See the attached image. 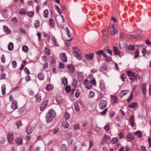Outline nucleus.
I'll list each match as a JSON object with an SVG mask.
<instances>
[{
	"instance_id": "47",
	"label": "nucleus",
	"mask_w": 151,
	"mask_h": 151,
	"mask_svg": "<svg viewBox=\"0 0 151 151\" xmlns=\"http://www.w3.org/2000/svg\"><path fill=\"white\" fill-rule=\"evenodd\" d=\"M111 98L112 100H113L114 101V103H116L117 101V98L114 96H111Z\"/></svg>"
},
{
	"instance_id": "11",
	"label": "nucleus",
	"mask_w": 151,
	"mask_h": 151,
	"mask_svg": "<svg viewBox=\"0 0 151 151\" xmlns=\"http://www.w3.org/2000/svg\"><path fill=\"white\" fill-rule=\"evenodd\" d=\"M129 119L130 125L132 127H133L134 125V119L133 115H131V117L129 118Z\"/></svg>"
},
{
	"instance_id": "52",
	"label": "nucleus",
	"mask_w": 151,
	"mask_h": 151,
	"mask_svg": "<svg viewBox=\"0 0 151 151\" xmlns=\"http://www.w3.org/2000/svg\"><path fill=\"white\" fill-rule=\"evenodd\" d=\"M55 9L57 12L59 14H60L61 13V12L58 6L56 5H55Z\"/></svg>"
},
{
	"instance_id": "44",
	"label": "nucleus",
	"mask_w": 151,
	"mask_h": 151,
	"mask_svg": "<svg viewBox=\"0 0 151 151\" xmlns=\"http://www.w3.org/2000/svg\"><path fill=\"white\" fill-rule=\"evenodd\" d=\"M61 151H67L66 146L64 144L61 145Z\"/></svg>"
},
{
	"instance_id": "51",
	"label": "nucleus",
	"mask_w": 151,
	"mask_h": 151,
	"mask_svg": "<svg viewBox=\"0 0 151 151\" xmlns=\"http://www.w3.org/2000/svg\"><path fill=\"white\" fill-rule=\"evenodd\" d=\"M27 15L30 17H32L34 15V12L33 11L28 12L27 14Z\"/></svg>"
},
{
	"instance_id": "56",
	"label": "nucleus",
	"mask_w": 151,
	"mask_h": 151,
	"mask_svg": "<svg viewBox=\"0 0 151 151\" xmlns=\"http://www.w3.org/2000/svg\"><path fill=\"white\" fill-rule=\"evenodd\" d=\"M52 89L51 86L50 84H48L46 87V89L47 90L49 91L51 90Z\"/></svg>"
},
{
	"instance_id": "37",
	"label": "nucleus",
	"mask_w": 151,
	"mask_h": 151,
	"mask_svg": "<svg viewBox=\"0 0 151 151\" xmlns=\"http://www.w3.org/2000/svg\"><path fill=\"white\" fill-rule=\"evenodd\" d=\"M134 134L139 138H141L142 136V133L140 131H137L135 132Z\"/></svg>"
},
{
	"instance_id": "14",
	"label": "nucleus",
	"mask_w": 151,
	"mask_h": 151,
	"mask_svg": "<svg viewBox=\"0 0 151 151\" xmlns=\"http://www.w3.org/2000/svg\"><path fill=\"white\" fill-rule=\"evenodd\" d=\"M138 35H131L130 34H127V37L128 38L132 39L135 38H137L138 37Z\"/></svg>"
},
{
	"instance_id": "49",
	"label": "nucleus",
	"mask_w": 151,
	"mask_h": 151,
	"mask_svg": "<svg viewBox=\"0 0 151 151\" xmlns=\"http://www.w3.org/2000/svg\"><path fill=\"white\" fill-rule=\"evenodd\" d=\"M118 141V139L116 137H115L113 138L111 140V143L112 144L116 143Z\"/></svg>"
},
{
	"instance_id": "38",
	"label": "nucleus",
	"mask_w": 151,
	"mask_h": 151,
	"mask_svg": "<svg viewBox=\"0 0 151 151\" xmlns=\"http://www.w3.org/2000/svg\"><path fill=\"white\" fill-rule=\"evenodd\" d=\"M142 88L143 94L145 95L146 94V86L144 85H142Z\"/></svg>"
},
{
	"instance_id": "53",
	"label": "nucleus",
	"mask_w": 151,
	"mask_h": 151,
	"mask_svg": "<svg viewBox=\"0 0 151 151\" xmlns=\"http://www.w3.org/2000/svg\"><path fill=\"white\" fill-rule=\"evenodd\" d=\"M134 46L129 45L127 47V49L130 50H134Z\"/></svg>"
},
{
	"instance_id": "45",
	"label": "nucleus",
	"mask_w": 151,
	"mask_h": 151,
	"mask_svg": "<svg viewBox=\"0 0 151 151\" xmlns=\"http://www.w3.org/2000/svg\"><path fill=\"white\" fill-rule=\"evenodd\" d=\"M34 25L36 28L40 26V23L39 20H36L35 21Z\"/></svg>"
},
{
	"instance_id": "46",
	"label": "nucleus",
	"mask_w": 151,
	"mask_h": 151,
	"mask_svg": "<svg viewBox=\"0 0 151 151\" xmlns=\"http://www.w3.org/2000/svg\"><path fill=\"white\" fill-rule=\"evenodd\" d=\"M127 75L131 78L133 77L134 76V73L132 72H131L130 71H128L127 72Z\"/></svg>"
},
{
	"instance_id": "20",
	"label": "nucleus",
	"mask_w": 151,
	"mask_h": 151,
	"mask_svg": "<svg viewBox=\"0 0 151 151\" xmlns=\"http://www.w3.org/2000/svg\"><path fill=\"white\" fill-rule=\"evenodd\" d=\"M49 25L50 26L54 27H55V24L53 19L51 18L49 20Z\"/></svg>"
},
{
	"instance_id": "60",
	"label": "nucleus",
	"mask_w": 151,
	"mask_h": 151,
	"mask_svg": "<svg viewBox=\"0 0 151 151\" xmlns=\"http://www.w3.org/2000/svg\"><path fill=\"white\" fill-rule=\"evenodd\" d=\"M117 30L116 29L114 28V29L111 32V34L112 35H114L115 34L117 33Z\"/></svg>"
},
{
	"instance_id": "35",
	"label": "nucleus",
	"mask_w": 151,
	"mask_h": 151,
	"mask_svg": "<svg viewBox=\"0 0 151 151\" xmlns=\"http://www.w3.org/2000/svg\"><path fill=\"white\" fill-rule=\"evenodd\" d=\"M107 68V66L105 64H104V65L101 66L100 68L101 71H104L106 70Z\"/></svg>"
},
{
	"instance_id": "50",
	"label": "nucleus",
	"mask_w": 151,
	"mask_h": 151,
	"mask_svg": "<svg viewBox=\"0 0 151 151\" xmlns=\"http://www.w3.org/2000/svg\"><path fill=\"white\" fill-rule=\"evenodd\" d=\"M132 98V93L131 92L130 96L127 99V101L128 103H129Z\"/></svg>"
},
{
	"instance_id": "62",
	"label": "nucleus",
	"mask_w": 151,
	"mask_h": 151,
	"mask_svg": "<svg viewBox=\"0 0 151 151\" xmlns=\"http://www.w3.org/2000/svg\"><path fill=\"white\" fill-rule=\"evenodd\" d=\"M71 88L70 87L68 86H67L65 88V91L67 92H69L70 91Z\"/></svg>"
},
{
	"instance_id": "25",
	"label": "nucleus",
	"mask_w": 151,
	"mask_h": 151,
	"mask_svg": "<svg viewBox=\"0 0 151 151\" xmlns=\"http://www.w3.org/2000/svg\"><path fill=\"white\" fill-rule=\"evenodd\" d=\"M14 47L13 43L10 42L8 45V49L9 50L11 51L13 50Z\"/></svg>"
},
{
	"instance_id": "43",
	"label": "nucleus",
	"mask_w": 151,
	"mask_h": 151,
	"mask_svg": "<svg viewBox=\"0 0 151 151\" xmlns=\"http://www.w3.org/2000/svg\"><path fill=\"white\" fill-rule=\"evenodd\" d=\"M74 106L76 111H78L79 110V107L78 104L77 102H75L74 103Z\"/></svg>"
},
{
	"instance_id": "4",
	"label": "nucleus",
	"mask_w": 151,
	"mask_h": 151,
	"mask_svg": "<svg viewBox=\"0 0 151 151\" xmlns=\"http://www.w3.org/2000/svg\"><path fill=\"white\" fill-rule=\"evenodd\" d=\"M110 139V138L108 135H104L101 141V144L103 145L106 144Z\"/></svg>"
},
{
	"instance_id": "8",
	"label": "nucleus",
	"mask_w": 151,
	"mask_h": 151,
	"mask_svg": "<svg viewBox=\"0 0 151 151\" xmlns=\"http://www.w3.org/2000/svg\"><path fill=\"white\" fill-rule=\"evenodd\" d=\"M60 59L64 62H65L67 61V58L65 53H62L60 54Z\"/></svg>"
},
{
	"instance_id": "17",
	"label": "nucleus",
	"mask_w": 151,
	"mask_h": 151,
	"mask_svg": "<svg viewBox=\"0 0 151 151\" xmlns=\"http://www.w3.org/2000/svg\"><path fill=\"white\" fill-rule=\"evenodd\" d=\"M26 109L25 107L23 106L22 108H20L18 111L19 113V114H21L26 111Z\"/></svg>"
},
{
	"instance_id": "61",
	"label": "nucleus",
	"mask_w": 151,
	"mask_h": 151,
	"mask_svg": "<svg viewBox=\"0 0 151 151\" xmlns=\"http://www.w3.org/2000/svg\"><path fill=\"white\" fill-rule=\"evenodd\" d=\"M130 79L131 81L134 82L135 81L137 80V77L135 76H134L133 77L130 78Z\"/></svg>"
},
{
	"instance_id": "23",
	"label": "nucleus",
	"mask_w": 151,
	"mask_h": 151,
	"mask_svg": "<svg viewBox=\"0 0 151 151\" xmlns=\"http://www.w3.org/2000/svg\"><path fill=\"white\" fill-rule=\"evenodd\" d=\"M114 52L115 55H120L121 52L120 51L118 50L117 47H114Z\"/></svg>"
},
{
	"instance_id": "6",
	"label": "nucleus",
	"mask_w": 151,
	"mask_h": 151,
	"mask_svg": "<svg viewBox=\"0 0 151 151\" xmlns=\"http://www.w3.org/2000/svg\"><path fill=\"white\" fill-rule=\"evenodd\" d=\"M7 138L9 142L11 143L12 142L14 139L13 134L12 132H8L7 133Z\"/></svg>"
},
{
	"instance_id": "57",
	"label": "nucleus",
	"mask_w": 151,
	"mask_h": 151,
	"mask_svg": "<svg viewBox=\"0 0 151 151\" xmlns=\"http://www.w3.org/2000/svg\"><path fill=\"white\" fill-rule=\"evenodd\" d=\"M126 76V75L125 73H123L121 75V78L122 79V81H124Z\"/></svg>"
},
{
	"instance_id": "16",
	"label": "nucleus",
	"mask_w": 151,
	"mask_h": 151,
	"mask_svg": "<svg viewBox=\"0 0 151 151\" xmlns=\"http://www.w3.org/2000/svg\"><path fill=\"white\" fill-rule=\"evenodd\" d=\"M127 140L130 141L132 140H134V137H133V135L130 133L129 134L127 135Z\"/></svg>"
},
{
	"instance_id": "13",
	"label": "nucleus",
	"mask_w": 151,
	"mask_h": 151,
	"mask_svg": "<svg viewBox=\"0 0 151 151\" xmlns=\"http://www.w3.org/2000/svg\"><path fill=\"white\" fill-rule=\"evenodd\" d=\"M23 138L21 137L17 138L15 142L16 144L18 145L22 144Z\"/></svg>"
},
{
	"instance_id": "64",
	"label": "nucleus",
	"mask_w": 151,
	"mask_h": 151,
	"mask_svg": "<svg viewBox=\"0 0 151 151\" xmlns=\"http://www.w3.org/2000/svg\"><path fill=\"white\" fill-rule=\"evenodd\" d=\"M12 65L14 68H16L17 66V62L15 61H13L12 62Z\"/></svg>"
},
{
	"instance_id": "40",
	"label": "nucleus",
	"mask_w": 151,
	"mask_h": 151,
	"mask_svg": "<svg viewBox=\"0 0 151 151\" xmlns=\"http://www.w3.org/2000/svg\"><path fill=\"white\" fill-rule=\"evenodd\" d=\"M81 93V91L78 89H77L75 92V96L76 98L78 97L80 95Z\"/></svg>"
},
{
	"instance_id": "59",
	"label": "nucleus",
	"mask_w": 151,
	"mask_h": 151,
	"mask_svg": "<svg viewBox=\"0 0 151 151\" xmlns=\"http://www.w3.org/2000/svg\"><path fill=\"white\" fill-rule=\"evenodd\" d=\"M72 40V38H71L70 39L67 40L65 41V44L68 47H69L70 46V44L69 43H68V42L69 41H70Z\"/></svg>"
},
{
	"instance_id": "31",
	"label": "nucleus",
	"mask_w": 151,
	"mask_h": 151,
	"mask_svg": "<svg viewBox=\"0 0 151 151\" xmlns=\"http://www.w3.org/2000/svg\"><path fill=\"white\" fill-rule=\"evenodd\" d=\"M56 100L57 103L60 104L62 103L63 99L60 96H59L56 98Z\"/></svg>"
},
{
	"instance_id": "34",
	"label": "nucleus",
	"mask_w": 151,
	"mask_h": 151,
	"mask_svg": "<svg viewBox=\"0 0 151 151\" xmlns=\"http://www.w3.org/2000/svg\"><path fill=\"white\" fill-rule=\"evenodd\" d=\"M94 92L92 91H91L89 93V94L88 95V97L89 98H93L94 96Z\"/></svg>"
},
{
	"instance_id": "32",
	"label": "nucleus",
	"mask_w": 151,
	"mask_h": 151,
	"mask_svg": "<svg viewBox=\"0 0 151 151\" xmlns=\"http://www.w3.org/2000/svg\"><path fill=\"white\" fill-rule=\"evenodd\" d=\"M94 54L93 53H91L88 55H86V58L89 60H91L92 59L93 57Z\"/></svg>"
},
{
	"instance_id": "26",
	"label": "nucleus",
	"mask_w": 151,
	"mask_h": 151,
	"mask_svg": "<svg viewBox=\"0 0 151 151\" xmlns=\"http://www.w3.org/2000/svg\"><path fill=\"white\" fill-rule=\"evenodd\" d=\"M51 41L52 43V44L51 45V46H53L54 45H56V41L55 38L52 37L51 38Z\"/></svg>"
},
{
	"instance_id": "48",
	"label": "nucleus",
	"mask_w": 151,
	"mask_h": 151,
	"mask_svg": "<svg viewBox=\"0 0 151 151\" xmlns=\"http://www.w3.org/2000/svg\"><path fill=\"white\" fill-rule=\"evenodd\" d=\"M22 50L24 52H27L28 51V47L26 45H24L22 47Z\"/></svg>"
},
{
	"instance_id": "19",
	"label": "nucleus",
	"mask_w": 151,
	"mask_h": 151,
	"mask_svg": "<svg viewBox=\"0 0 151 151\" xmlns=\"http://www.w3.org/2000/svg\"><path fill=\"white\" fill-rule=\"evenodd\" d=\"M36 101L37 102H40L41 100V96L39 93H37L35 96Z\"/></svg>"
},
{
	"instance_id": "15",
	"label": "nucleus",
	"mask_w": 151,
	"mask_h": 151,
	"mask_svg": "<svg viewBox=\"0 0 151 151\" xmlns=\"http://www.w3.org/2000/svg\"><path fill=\"white\" fill-rule=\"evenodd\" d=\"M3 29L6 34H8L11 33L10 29L7 27L6 26H3Z\"/></svg>"
},
{
	"instance_id": "27",
	"label": "nucleus",
	"mask_w": 151,
	"mask_h": 151,
	"mask_svg": "<svg viewBox=\"0 0 151 151\" xmlns=\"http://www.w3.org/2000/svg\"><path fill=\"white\" fill-rule=\"evenodd\" d=\"M37 76L39 79L40 80H43L44 78V74L42 73H39Z\"/></svg>"
},
{
	"instance_id": "22",
	"label": "nucleus",
	"mask_w": 151,
	"mask_h": 151,
	"mask_svg": "<svg viewBox=\"0 0 151 151\" xmlns=\"http://www.w3.org/2000/svg\"><path fill=\"white\" fill-rule=\"evenodd\" d=\"M103 57L104 58L106 62H109L111 60V58L107 56L105 53H104V55H103Z\"/></svg>"
},
{
	"instance_id": "10",
	"label": "nucleus",
	"mask_w": 151,
	"mask_h": 151,
	"mask_svg": "<svg viewBox=\"0 0 151 151\" xmlns=\"http://www.w3.org/2000/svg\"><path fill=\"white\" fill-rule=\"evenodd\" d=\"M17 103L16 101H14L12 103L11 107L13 110H15L17 108Z\"/></svg>"
},
{
	"instance_id": "12",
	"label": "nucleus",
	"mask_w": 151,
	"mask_h": 151,
	"mask_svg": "<svg viewBox=\"0 0 151 151\" xmlns=\"http://www.w3.org/2000/svg\"><path fill=\"white\" fill-rule=\"evenodd\" d=\"M67 68L68 71L69 72L71 73H73V72L74 70V67L73 65L72 64L68 65L67 66Z\"/></svg>"
},
{
	"instance_id": "7",
	"label": "nucleus",
	"mask_w": 151,
	"mask_h": 151,
	"mask_svg": "<svg viewBox=\"0 0 151 151\" xmlns=\"http://www.w3.org/2000/svg\"><path fill=\"white\" fill-rule=\"evenodd\" d=\"M47 104V101H44L41 105L40 109L41 111H43Z\"/></svg>"
},
{
	"instance_id": "2",
	"label": "nucleus",
	"mask_w": 151,
	"mask_h": 151,
	"mask_svg": "<svg viewBox=\"0 0 151 151\" xmlns=\"http://www.w3.org/2000/svg\"><path fill=\"white\" fill-rule=\"evenodd\" d=\"M83 84L85 86L86 88L88 89H90L92 88V85H94V79H93L89 82L87 80H84Z\"/></svg>"
},
{
	"instance_id": "63",
	"label": "nucleus",
	"mask_w": 151,
	"mask_h": 151,
	"mask_svg": "<svg viewBox=\"0 0 151 151\" xmlns=\"http://www.w3.org/2000/svg\"><path fill=\"white\" fill-rule=\"evenodd\" d=\"M135 55L134 56V58H137L139 56V52L138 50H136L135 52Z\"/></svg>"
},
{
	"instance_id": "55",
	"label": "nucleus",
	"mask_w": 151,
	"mask_h": 151,
	"mask_svg": "<svg viewBox=\"0 0 151 151\" xmlns=\"http://www.w3.org/2000/svg\"><path fill=\"white\" fill-rule=\"evenodd\" d=\"M16 124L18 127L22 125V122L20 120H18L16 122Z\"/></svg>"
},
{
	"instance_id": "21",
	"label": "nucleus",
	"mask_w": 151,
	"mask_h": 151,
	"mask_svg": "<svg viewBox=\"0 0 151 151\" xmlns=\"http://www.w3.org/2000/svg\"><path fill=\"white\" fill-rule=\"evenodd\" d=\"M137 103L136 102H133L130 104L128 106L129 108L134 109L137 106Z\"/></svg>"
},
{
	"instance_id": "28",
	"label": "nucleus",
	"mask_w": 151,
	"mask_h": 151,
	"mask_svg": "<svg viewBox=\"0 0 151 151\" xmlns=\"http://www.w3.org/2000/svg\"><path fill=\"white\" fill-rule=\"evenodd\" d=\"M62 125L65 128H68L69 126V124L66 121L63 122Z\"/></svg>"
},
{
	"instance_id": "41",
	"label": "nucleus",
	"mask_w": 151,
	"mask_h": 151,
	"mask_svg": "<svg viewBox=\"0 0 151 151\" xmlns=\"http://www.w3.org/2000/svg\"><path fill=\"white\" fill-rule=\"evenodd\" d=\"M64 117L66 120L68 119L70 117V114L67 112H65L64 114Z\"/></svg>"
},
{
	"instance_id": "29",
	"label": "nucleus",
	"mask_w": 151,
	"mask_h": 151,
	"mask_svg": "<svg viewBox=\"0 0 151 151\" xmlns=\"http://www.w3.org/2000/svg\"><path fill=\"white\" fill-rule=\"evenodd\" d=\"M65 30L66 33V34H67L68 37H70L72 36V34L71 33H70L69 30L68 29V27H66L65 28Z\"/></svg>"
},
{
	"instance_id": "30",
	"label": "nucleus",
	"mask_w": 151,
	"mask_h": 151,
	"mask_svg": "<svg viewBox=\"0 0 151 151\" xmlns=\"http://www.w3.org/2000/svg\"><path fill=\"white\" fill-rule=\"evenodd\" d=\"M3 15L5 18H7L8 17V11L6 10H4L3 13Z\"/></svg>"
},
{
	"instance_id": "33",
	"label": "nucleus",
	"mask_w": 151,
	"mask_h": 151,
	"mask_svg": "<svg viewBox=\"0 0 151 151\" xmlns=\"http://www.w3.org/2000/svg\"><path fill=\"white\" fill-rule=\"evenodd\" d=\"M104 53H105L103 51L101 50H99L96 52V54L99 56H100L101 55L103 56Z\"/></svg>"
},
{
	"instance_id": "5",
	"label": "nucleus",
	"mask_w": 151,
	"mask_h": 151,
	"mask_svg": "<svg viewBox=\"0 0 151 151\" xmlns=\"http://www.w3.org/2000/svg\"><path fill=\"white\" fill-rule=\"evenodd\" d=\"M107 104V102L104 100H101L99 104V106L101 109H104L105 108Z\"/></svg>"
},
{
	"instance_id": "54",
	"label": "nucleus",
	"mask_w": 151,
	"mask_h": 151,
	"mask_svg": "<svg viewBox=\"0 0 151 151\" xmlns=\"http://www.w3.org/2000/svg\"><path fill=\"white\" fill-rule=\"evenodd\" d=\"M59 67L61 69H63L64 68V64L62 62H60L59 63Z\"/></svg>"
},
{
	"instance_id": "18",
	"label": "nucleus",
	"mask_w": 151,
	"mask_h": 151,
	"mask_svg": "<svg viewBox=\"0 0 151 151\" xmlns=\"http://www.w3.org/2000/svg\"><path fill=\"white\" fill-rule=\"evenodd\" d=\"M19 13L21 15H25L26 13V10L24 8L20 9L19 11Z\"/></svg>"
},
{
	"instance_id": "24",
	"label": "nucleus",
	"mask_w": 151,
	"mask_h": 151,
	"mask_svg": "<svg viewBox=\"0 0 151 151\" xmlns=\"http://www.w3.org/2000/svg\"><path fill=\"white\" fill-rule=\"evenodd\" d=\"M124 91H127L128 92H129L128 90H123L119 94L120 98H122L126 94V93L124 92Z\"/></svg>"
},
{
	"instance_id": "9",
	"label": "nucleus",
	"mask_w": 151,
	"mask_h": 151,
	"mask_svg": "<svg viewBox=\"0 0 151 151\" xmlns=\"http://www.w3.org/2000/svg\"><path fill=\"white\" fill-rule=\"evenodd\" d=\"M34 128L33 127L29 126L26 129V132L28 134H31L33 132Z\"/></svg>"
},
{
	"instance_id": "58",
	"label": "nucleus",
	"mask_w": 151,
	"mask_h": 151,
	"mask_svg": "<svg viewBox=\"0 0 151 151\" xmlns=\"http://www.w3.org/2000/svg\"><path fill=\"white\" fill-rule=\"evenodd\" d=\"M5 141V139L3 137H0V143L2 144L4 143V142Z\"/></svg>"
},
{
	"instance_id": "39",
	"label": "nucleus",
	"mask_w": 151,
	"mask_h": 151,
	"mask_svg": "<svg viewBox=\"0 0 151 151\" xmlns=\"http://www.w3.org/2000/svg\"><path fill=\"white\" fill-rule=\"evenodd\" d=\"M2 94L4 95L5 93L6 85L4 84L1 87Z\"/></svg>"
},
{
	"instance_id": "3",
	"label": "nucleus",
	"mask_w": 151,
	"mask_h": 151,
	"mask_svg": "<svg viewBox=\"0 0 151 151\" xmlns=\"http://www.w3.org/2000/svg\"><path fill=\"white\" fill-rule=\"evenodd\" d=\"M73 53L75 56L79 60L81 59V58L80 55V51L77 47H75L73 48Z\"/></svg>"
},
{
	"instance_id": "1",
	"label": "nucleus",
	"mask_w": 151,
	"mask_h": 151,
	"mask_svg": "<svg viewBox=\"0 0 151 151\" xmlns=\"http://www.w3.org/2000/svg\"><path fill=\"white\" fill-rule=\"evenodd\" d=\"M55 116L56 114L55 111L52 109L49 110L46 116V122L48 123L51 122Z\"/></svg>"
},
{
	"instance_id": "36",
	"label": "nucleus",
	"mask_w": 151,
	"mask_h": 151,
	"mask_svg": "<svg viewBox=\"0 0 151 151\" xmlns=\"http://www.w3.org/2000/svg\"><path fill=\"white\" fill-rule=\"evenodd\" d=\"M48 13L49 12L47 9H45L44 11V17L45 18L48 17Z\"/></svg>"
},
{
	"instance_id": "42",
	"label": "nucleus",
	"mask_w": 151,
	"mask_h": 151,
	"mask_svg": "<svg viewBox=\"0 0 151 151\" xmlns=\"http://www.w3.org/2000/svg\"><path fill=\"white\" fill-rule=\"evenodd\" d=\"M62 83H63V84L64 85H67L68 83V81H67V79L65 77H63L62 79Z\"/></svg>"
}]
</instances>
